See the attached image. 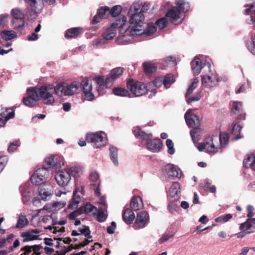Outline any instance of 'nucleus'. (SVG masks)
Masks as SVG:
<instances>
[{
	"instance_id": "28",
	"label": "nucleus",
	"mask_w": 255,
	"mask_h": 255,
	"mask_svg": "<svg viewBox=\"0 0 255 255\" xmlns=\"http://www.w3.org/2000/svg\"><path fill=\"white\" fill-rule=\"evenodd\" d=\"M84 207L85 210V214H86L96 215L98 212L97 207L90 203H87L84 205Z\"/></svg>"
},
{
	"instance_id": "9",
	"label": "nucleus",
	"mask_w": 255,
	"mask_h": 255,
	"mask_svg": "<svg viewBox=\"0 0 255 255\" xmlns=\"http://www.w3.org/2000/svg\"><path fill=\"white\" fill-rule=\"evenodd\" d=\"M45 163L49 168L56 170L63 165V160L60 156L51 155L45 159Z\"/></svg>"
},
{
	"instance_id": "41",
	"label": "nucleus",
	"mask_w": 255,
	"mask_h": 255,
	"mask_svg": "<svg viewBox=\"0 0 255 255\" xmlns=\"http://www.w3.org/2000/svg\"><path fill=\"white\" fill-rule=\"evenodd\" d=\"M38 175L34 172L30 177V181L32 184L35 185H40L42 184L44 180L41 177L38 176Z\"/></svg>"
},
{
	"instance_id": "27",
	"label": "nucleus",
	"mask_w": 255,
	"mask_h": 255,
	"mask_svg": "<svg viewBox=\"0 0 255 255\" xmlns=\"http://www.w3.org/2000/svg\"><path fill=\"white\" fill-rule=\"evenodd\" d=\"M1 38L5 40H9L16 37V33L12 30H3L0 33Z\"/></svg>"
},
{
	"instance_id": "33",
	"label": "nucleus",
	"mask_w": 255,
	"mask_h": 255,
	"mask_svg": "<svg viewBox=\"0 0 255 255\" xmlns=\"http://www.w3.org/2000/svg\"><path fill=\"white\" fill-rule=\"evenodd\" d=\"M12 19H24V14L23 11L19 8H14L11 11Z\"/></svg>"
},
{
	"instance_id": "63",
	"label": "nucleus",
	"mask_w": 255,
	"mask_h": 255,
	"mask_svg": "<svg viewBox=\"0 0 255 255\" xmlns=\"http://www.w3.org/2000/svg\"><path fill=\"white\" fill-rule=\"evenodd\" d=\"M253 8V5H251L250 8L246 9V14H250L252 20L255 22V10H254L253 12L251 11V9Z\"/></svg>"
},
{
	"instance_id": "3",
	"label": "nucleus",
	"mask_w": 255,
	"mask_h": 255,
	"mask_svg": "<svg viewBox=\"0 0 255 255\" xmlns=\"http://www.w3.org/2000/svg\"><path fill=\"white\" fill-rule=\"evenodd\" d=\"M79 82H73L70 84L66 83H58L54 89L55 93L59 96H71L79 89Z\"/></svg>"
},
{
	"instance_id": "64",
	"label": "nucleus",
	"mask_w": 255,
	"mask_h": 255,
	"mask_svg": "<svg viewBox=\"0 0 255 255\" xmlns=\"http://www.w3.org/2000/svg\"><path fill=\"white\" fill-rule=\"evenodd\" d=\"M99 178V174L95 171H93L90 173L89 175V179L92 181H96Z\"/></svg>"
},
{
	"instance_id": "4",
	"label": "nucleus",
	"mask_w": 255,
	"mask_h": 255,
	"mask_svg": "<svg viewBox=\"0 0 255 255\" xmlns=\"http://www.w3.org/2000/svg\"><path fill=\"white\" fill-rule=\"evenodd\" d=\"M86 140L88 143L93 144L95 148L104 146L107 143V139L106 134L103 132H90L86 135Z\"/></svg>"
},
{
	"instance_id": "46",
	"label": "nucleus",
	"mask_w": 255,
	"mask_h": 255,
	"mask_svg": "<svg viewBox=\"0 0 255 255\" xmlns=\"http://www.w3.org/2000/svg\"><path fill=\"white\" fill-rule=\"evenodd\" d=\"M168 20L166 17H162L156 21V24L160 29L165 28L168 24Z\"/></svg>"
},
{
	"instance_id": "19",
	"label": "nucleus",
	"mask_w": 255,
	"mask_h": 255,
	"mask_svg": "<svg viewBox=\"0 0 255 255\" xmlns=\"http://www.w3.org/2000/svg\"><path fill=\"white\" fill-rule=\"evenodd\" d=\"M122 218L126 224H131L135 219V215L131 209L127 208L123 213Z\"/></svg>"
},
{
	"instance_id": "58",
	"label": "nucleus",
	"mask_w": 255,
	"mask_h": 255,
	"mask_svg": "<svg viewBox=\"0 0 255 255\" xmlns=\"http://www.w3.org/2000/svg\"><path fill=\"white\" fill-rule=\"evenodd\" d=\"M254 209L253 206L249 205L247 206V211L248 214L247 217L248 218V219H251L252 217L254 216Z\"/></svg>"
},
{
	"instance_id": "31",
	"label": "nucleus",
	"mask_w": 255,
	"mask_h": 255,
	"mask_svg": "<svg viewBox=\"0 0 255 255\" xmlns=\"http://www.w3.org/2000/svg\"><path fill=\"white\" fill-rule=\"evenodd\" d=\"M242 128V127L238 123H236L234 125L232 130V133L236 135L234 140H236L242 137V136L240 135V131Z\"/></svg>"
},
{
	"instance_id": "62",
	"label": "nucleus",
	"mask_w": 255,
	"mask_h": 255,
	"mask_svg": "<svg viewBox=\"0 0 255 255\" xmlns=\"http://www.w3.org/2000/svg\"><path fill=\"white\" fill-rule=\"evenodd\" d=\"M253 45L250 44L247 46L248 49L253 53L255 54V34L252 38Z\"/></svg>"
},
{
	"instance_id": "14",
	"label": "nucleus",
	"mask_w": 255,
	"mask_h": 255,
	"mask_svg": "<svg viewBox=\"0 0 255 255\" xmlns=\"http://www.w3.org/2000/svg\"><path fill=\"white\" fill-rule=\"evenodd\" d=\"M184 117L186 122L189 127L197 128L200 126L199 118L195 114H191L187 111L185 113Z\"/></svg>"
},
{
	"instance_id": "61",
	"label": "nucleus",
	"mask_w": 255,
	"mask_h": 255,
	"mask_svg": "<svg viewBox=\"0 0 255 255\" xmlns=\"http://www.w3.org/2000/svg\"><path fill=\"white\" fill-rule=\"evenodd\" d=\"M116 228V224L115 222L113 221L111 223V226H109L107 228V233L109 234H113L115 232V229Z\"/></svg>"
},
{
	"instance_id": "59",
	"label": "nucleus",
	"mask_w": 255,
	"mask_h": 255,
	"mask_svg": "<svg viewBox=\"0 0 255 255\" xmlns=\"http://www.w3.org/2000/svg\"><path fill=\"white\" fill-rule=\"evenodd\" d=\"M8 17V15H1L0 16V27H4L6 24Z\"/></svg>"
},
{
	"instance_id": "18",
	"label": "nucleus",
	"mask_w": 255,
	"mask_h": 255,
	"mask_svg": "<svg viewBox=\"0 0 255 255\" xmlns=\"http://www.w3.org/2000/svg\"><path fill=\"white\" fill-rule=\"evenodd\" d=\"M134 136L137 138L148 141L152 137L151 133H147L142 130L139 127L134 128L132 130Z\"/></svg>"
},
{
	"instance_id": "44",
	"label": "nucleus",
	"mask_w": 255,
	"mask_h": 255,
	"mask_svg": "<svg viewBox=\"0 0 255 255\" xmlns=\"http://www.w3.org/2000/svg\"><path fill=\"white\" fill-rule=\"evenodd\" d=\"M122 7L120 5L114 6L111 9H110V15L112 17H116L121 13Z\"/></svg>"
},
{
	"instance_id": "57",
	"label": "nucleus",
	"mask_w": 255,
	"mask_h": 255,
	"mask_svg": "<svg viewBox=\"0 0 255 255\" xmlns=\"http://www.w3.org/2000/svg\"><path fill=\"white\" fill-rule=\"evenodd\" d=\"M92 242V241L88 240V239H85L84 241L79 244H75L74 246V249H79L81 247H84L87 245H88L89 243Z\"/></svg>"
},
{
	"instance_id": "51",
	"label": "nucleus",
	"mask_w": 255,
	"mask_h": 255,
	"mask_svg": "<svg viewBox=\"0 0 255 255\" xmlns=\"http://www.w3.org/2000/svg\"><path fill=\"white\" fill-rule=\"evenodd\" d=\"M95 81L96 83L100 86V87H105L106 88L110 87V86H107L106 84V79L104 80V77L103 76H99L96 77L95 78Z\"/></svg>"
},
{
	"instance_id": "12",
	"label": "nucleus",
	"mask_w": 255,
	"mask_h": 255,
	"mask_svg": "<svg viewBox=\"0 0 255 255\" xmlns=\"http://www.w3.org/2000/svg\"><path fill=\"white\" fill-rule=\"evenodd\" d=\"M231 115H237V120H245V113L243 110L242 103L240 102H233L232 105Z\"/></svg>"
},
{
	"instance_id": "15",
	"label": "nucleus",
	"mask_w": 255,
	"mask_h": 255,
	"mask_svg": "<svg viewBox=\"0 0 255 255\" xmlns=\"http://www.w3.org/2000/svg\"><path fill=\"white\" fill-rule=\"evenodd\" d=\"M202 85L205 87L211 88L215 86L218 82V78L216 75H204L201 79Z\"/></svg>"
},
{
	"instance_id": "36",
	"label": "nucleus",
	"mask_w": 255,
	"mask_h": 255,
	"mask_svg": "<svg viewBox=\"0 0 255 255\" xmlns=\"http://www.w3.org/2000/svg\"><path fill=\"white\" fill-rule=\"evenodd\" d=\"M163 82L164 86L166 88H168L171 84L175 82V79L172 75L167 74L163 77Z\"/></svg>"
},
{
	"instance_id": "42",
	"label": "nucleus",
	"mask_w": 255,
	"mask_h": 255,
	"mask_svg": "<svg viewBox=\"0 0 255 255\" xmlns=\"http://www.w3.org/2000/svg\"><path fill=\"white\" fill-rule=\"evenodd\" d=\"M28 224V221L25 216H19L17 220L15 228H22Z\"/></svg>"
},
{
	"instance_id": "17",
	"label": "nucleus",
	"mask_w": 255,
	"mask_h": 255,
	"mask_svg": "<svg viewBox=\"0 0 255 255\" xmlns=\"http://www.w3.org/2000/svg\"><path fill=\"white\" fill-rule=\"evenodd\" d=\"M84 32V29L81 27H73L67 29L65 33L66 39L75 38Z\"/></svg>"
},
{
	"instance_id": "21",
	"label": "nucleus",
	"mask_w": 255,
	"mask_h": 255,
	"mask_svg": "<svg viewBox=\"0 0 255 255\" xmlns=\"http://www.w3.org/2000/svg\"><path fill=\"white\" fill-rule=\"evenodd\" d=\"M166 171L168 177H179L181 170L177 166L173 165H168L166 166Z\"/></svg>"
},
{
	"instance_id": "23",
	"label": "nucleus",
	"mask_w": 255,
	"mask_h": 255,
	"mask_svg": "<svg viewBox=\"0 0 255 255\" xmlns=\"http://www.w3.org/2000/svg\"><path fill=\"white\" fill-rule=\"evenodd\" d=\"M130 207L134 211H137L141 209L142 207V202L140 197H133L130 201Z\"/></svg>"
},
{
	"instance_id": "53",
	"label": "nucleus",
	"mask_w": 255,
	"mask_h": 255,
	"mask_svg": "<svg viewBox=\"0 0 255 255\" xmlns=\"http://www.w3.org/2000/svg\"><path fill=\"white\" fill-rule=\"evenodd\" d=\"M19 144L18 141H15L14 142H11L8 146L7 148V151L9 153H11L15 151L16 148L19 146Z\"/></svg>"
},
{
	"instance_id": "38",
	"label": "nucleus",
	"mask_w": 255,
	"mask_h": 255,
	"mask_svg": "<svg viewBox=\"0 0 255 255\" xmlns=\"http://www.w3.org/2000/svg\"><path fill=\"white\" fill-rule=\"evenodd\" d=\"M15 116V112L14 110L12 111L9 112V113L6 115L5 118L0 117V127H4L7 121L10 119H13Z\"/></svg>"
},
{
	"instance_id": "54",
	"label": "nucleus",
	"mask_w": 255,
	"mask_h": 255,
	"mask_svg": "<svg viewBox=\"0 0 255 255\" xmlns=\"http://www.w3.org/2000/svg\"><path fill=\"white\" fill-rule=\"evenodd\" d=\"M163 76L157 77L153 81V84L155 86V87H160L161 86L162 84H163Z\"/></svg>"
},
{
	"instance_id": "7",
	"label": "nucleus",
	"mask_w": 255,
	"mask_h": 255,
	"mask_svg": "<svg viewBox=\"0 0 255 255\" xmlns=\"http://www.w3.org/2000/svg\"><path fill=\"white\" fill-rule=\"evenodd\" d=\"M74 170H75V168L71 167L68 170H62L56 172L55 178L57 184L62 187L67 186L71 180V175Z\"/></svg>"
},
{
	"instance_id": "40",
	"label": "nucleus",
	"mask_w": 255,
	"mask_h": 255,
	"mask_svg": "<svg viewBox=\"0 0 255 255\" xmlns=\"http://www.w3.org/2000/svg\"><path fill=\"white\" fill-rule=\"evenodd\" d=\"M20 236L22 238H25L23 240V242L39 239V236L31 235L29 232H23L21 233Z\"/></svg>"
},
{
	"instance_id": "13",
	"label": "nucleus",
	"mask_w": 255,
	"mask_h": 255,
	"mask_svg": "<svg viewBox=\"0 0 255 255\" xmlns=\"http://www.w3.org/2000/svg\"><path fill=\"white\" fill-rule=\"evenodd\" d=\"M124 68L117 67L113 69L109 76L106 79V84L108 86H111L113 82L120 77L123 73Z\"/></svg>"
},
{
	"instance_id": "39",
	"label": "nucleus",
	"mask_w": 255,
	"mask_h": 255,
	"mask_svg": "<svg viewBox=\"0 0 255 255\" xmlns=\"http://www.w3.org/2000/svg\"><path fill=\"white\" fill-rule=\"evenodd\" d=\"M127 22V18L126 16H123L122 19H118L111 25L116 29L118 27H124V26Z\"/></svg>"
},
{
	"instance_id": "49",
	"label": "nucleus",
	"mask_w": 255,
	"mask_h": 255,
	"mask_svg": "<svg viewBox=\"0 0 255 255\" xmlns=\"http://www.w3.org/2000/svg\"><path fill=\"white\" fill-rule=\"evenodd\" d=\"M39 195L41 196L42 200H47L48 197H50L52 194L51 191H46L44 189H40L39 191Z\"/></svg>"
},
{
	"instance_id": "30",
	"label": "nucleus",
	"mask_w": 255,
	"mask_h": 255,
	"mask_svg": "<svg viewBox=\"0 0 255 255\" xmlns=\"http://www.w3.org/2000/svg\"><path fill=\"white\" fill-rule=\"evenodd\" d=\"M157 30L156 26L154 24L150 23L147 24L146 27L144 29L143 35L150 36L153 34Z\"/></svg>"
},
{
	"instance_id": "22",
	"label": "nucleus",
	"mask_w": 255,
	"mask_h": 255,
	"mask_svg": "<svg viewBox=\"0 0 255 255\" xmlns=\"http://www.w3.org/2000/svg\"><path fill=\"white\" fill-rule=\"evenodd\" d=\"M192 70L194 75H198L200 74L201 69L203 68V66L199 58H195L191 62Z\"/></svg>"
},
{
	"instance_id": "32",
	"label": "nucleus",
	"mask_w": 255,
	"mask_h": 255,
	"mask_svg": "<svg viewBox=\"0 0 255 255\" xmlns=\"http://www.w3.org/2000/svg\"><path fill=\"white\" fill-rule=\"evenodd\" d=\"M48 167H42L37 169L35 172L38 175L39 177H41L45 181L48 178L49 176V172L48 170Z\"/></svg>"
},
{
	"instance_id": "37",
	"label": "nucleus",
	"mask_w": 255,
	"mask_h": 255,
	"mask_svg": "<svg viewBox=\"0 0 255 255\" xmlns=\"http://www.w3.org/2000/svg\"><path fill=\"white\" fill-rule=\"evenodd\" d=\"M133 24L134 25L131 29V32H134V34L136 35H143L144 28L143 27L142 25L140 24V23ZM132 34H134V33H132Z\"/></svg>"
},
{
	"instance_id": "20",
	"label": "nucleus",
	"mask_w": 255,
	"mask_h": 255,
	"mask_svg": "<svg viewBox=\"0 0 255 255\" xmlns=\"http://www.w3.org/2000/svg\"><path fill=\"white\" fill-rule=\"evenodd\" d=\"M117 30L111 25L107 27L102 33V37L104 39L110 40L113 39L116 35Z\"/></svg>"
},
{
	"instance_id": "48",
	"label": "nucleus",
	"mask_w": 255,
	"mask_h": 255,
	"mask_svg": "<svg viewBox=\"0 0 255 255\" xmlns=\"http://www.w3.org/2000/svg\"><path fill=\"white\" fill-rule=\"evenodd\" d=\"M232 215L231 214H227L225 216H221L218 217L215 219L216 222H226L232 218Z\"/></svg>"
},
{
	"instance_id": "24",
	"label": "nucleus",
	"mask_w": 255,
	"mask_h": 255,
	"mask_svg": "<svg viewBox=\"0 0 255 255\" xmlns=\"http://www.w3.org/2000/svg\"><path fill=\"white\" fill-rule=\"evenodd\" d=\"M206 145V149L208 153L216 152H217V148L215 147L213 142V138L212 137H208L206 138L204 141Z\"/></svg>"
},
{
	"instance_id": "1",
	"label": "nucleus",
	"mask_w": 255,
	"mask_h": 255,
	"mask_svg": "<svg viewBox=\"0 0 255 255\" xmlns=\"http://www.w3.org/2000/svg\"><path fill=\"white\" fill-rule=\"evenodd\" d=\"M44 87H29L26 90V96L23 97L22 102L28 107H33L37 105L38 101L43 99V102L46 105H51L54 103L52 96L46 92Z\"/></svg>"
},
{
	"instance_id": "60",
	"label": "nucleus",
	"mask_w": 255,
	"mask_h": 255,
	"mask_svg": "<svg viewBox=\"0 0 255 255\" xmlns=\"http://www.w3.org/2000/svg\"><path fill=\"white\" fill-rule=\"evenodd\" d=\"M30 250L31 251V249H32L34 251L33 254H35V255H40V253L38 252L39 250L41 249L42 248V246L41 245H34L29 246Z\"/></svg>"
},
{
	"instance_id": "35",
	"label": "nucleus",
	"mask_w": 255,
	"mask_h": 255,
	"mask_svg": "<svg viewBox=\"0 0 255 255\" xmlns=\"http://www.w3.org/2000/svg\"><path fill=\"white\" fill-rule=\"evenodd\" d=\"M110 151L111 159L116 165H118V149L116 147L111 146L110 148Z\"/></svg>"
},
{
	"instance_id": "52",
	"label": "nucleus",
	"mask_w": 255,
	"mask_h": 255,
	"mask_svg": "<svg viewBox=\"0 0 255 255\" xmlns=\"http://www.w3.org/2000/svg\"><path fill=\"white\" fill-rule=\"evenodd\" d=\"M8 161V157L6 156H0V173L2 172Z\"/></svg>"
},
{
	"instance_id": "25",
	"label": "nucleus",
	"mask_w": 255,
	"mask_h": 255,
	"mask_svg": "<svg viewBox=\"0 0 255 255\" xmlns=\"http://www.w3.org/2000/svg\"><path fill=\"white\" fill-rule=\"evenodd\" d=\"M143 66L145 73L148 75L155 72L157 70V67L153 63L145 62L143 63Z\"/></svg>"
},
{
	"instance_id": "55",
	"label": "nucleus",
	"mask_w": 255,
	"mask_h": 255,
	"mask_svg": "<svg viewBox=\"0 0 255 255\" xmlns=\"http://www.w3.org/2000/svg\"><path fill=\"white\" fill-rule=\"evenodd\" d=\"M97 220L99 222H103L105 221L107 216L105 215L103 211L97 212Z\"/></svg>"
},
{
	"instance_id": "43",
	"label": "nucleus",
	"mask_w": 255,
	"mask_h": 255,
	"mask_svg": "<svg viewBox=\"0 0 255 255\" xmlns=\"http://www.w3.org/2000/svg\"><path fill=\"white\" fill-rule=\"evenodd\" d=\"M82 227V228H79L78 229L79 231L87 239H91L92 236L91 235V231L89 227L86 225H83Z\"/></svg>"
},
{
	"instance_id": "10",
	"label": "nucleus",
	"mask_w": 255,
	"mask_h": 255,
	"mask_svg": "<svg viewBox=\"0 0 255 255\" xmlns=\"http://www.w3.org/2000/svg\"><path fill=\"white\" fill-rule=\"evenodd\" d=\"M110 15V8L107 6L100 7L97 10V14L94 16L92 23L97 24L103 19L107 18Z\"/></svg>"
},
{
	"instance_id": "26",
	"label": "nucleus",
	"mask_w": 255,
	"mask_h": 255,
	"mask_svg": "<svg viewBox=\"0 0 255 255\" xmlns=\"http://www.w3.org/2000/svg\"><path fill=\"white\" fill-rule=\"evenodd\" d=\"M13 28L16 30L22 32L24 29V19H12L11 21Z\"/></svg>"
},
{
	"instance_id": "5",
	"label": "nucleus",
	"mask_w": 255,
	"mask_h": 255,
	"mask_svg": "<svg viewBox=\"0 0 255 255\" xmlns=\"http://www.w3.org/2000/svg\"><path fill=\"white\" fill-rule=\"evenodd\" d=\"M127 86L131 93L136 97L143 95L148 91L145 84L133 79H130L127 81Z\"/></svg>"
},
{
	"instance_id": "56",
	"label": "nucleus",
	"mask_w": 255,
	"mask_h": 255,
	"mask_svg": "<svg viewBox=\"0 0 255 255\" xmlns=\"http://www.w3.org/2000/svg\"><path fill=\"white\" fill-rule=\"evenodd\" d=\"M12 110H14V108H2L0 110V117H2L3 118H5L6 117V115L9 113L8 112V111L11 110V111Z\"/></svg>"
},
{
	"instance_id": "47",
	"label": "nucleus",
	"mask_w": 255,
	"mask_h": 255,
	"mask_svg": "<svg viewBox=\"0 0 255 255\" xmlns=\"http://www.w3.org/2000/svg\"><path fill=\"white\" fill-rule=\"evenodd\" d=\"M252 227H253V224L250 223V219H248L245 222L240 225V230L242 231H246L250 230Z\"/></svg>"
},
{
	"instance_id": "8",
	"label": "nucleus",
	"mask_w": 255,
	"mask_h": 255,
	"mask_svg": "<svg viewBox=\"0 0 255 255\" xmlns=\"http://www.w3.org/2000/svg\"><path fill=\"white\" fill-rule=\"evenodd\" d=\"M83 91L84 94V98L88 101H92L94 99V95L92 92V86L91 82L87 78L83 79L81 83H79V89Z\"/></svg>"
},
{
	"instance_id": "16",
	"label": "nucleus",
	"mask_w": 255,
	"mask_h": 255,
	"mask_svg": "<svg viewBox=\"0 0 255 255\" xmlns=\"http://www.w3.org/2000/svg\"><path fill=\"white\" fill-rule=\"evenodd\" d=\"M147 149L153 152H158L162 147V143L159 138L149 139L146 142Z\"/></svg>"
},
{
	"instance_id": "11",
	"label": "nucleus",
	"mask_w": 255,
	"mask_h": 255,
	"mask_svg": "<svg viewBox=\"0 0 255 255\" xmlns=\"http://www.w3.org/2000/svg\"><path fill=\"white\" fill-rule=\"evenodd\" d=\"M149 220L148 213L142 211L137 213L134 223L135 229L143 228Z\"/></svg>"
},
{
	"instance_id": "6",
	"label": "nucleus",
	"mask_w": 255,
	"mask_h": 255,
	"mask_svg": "<svg viewBox=\"0 0 255 255\" xmlns=\"http://www.w3.org/2000/svg\"><path fill=\"white\" fill-rule=\"evenodd\" d=\"M140 8V5L138 3H133L130 6L128 12L130 24H138L144 20V15L141 12L138 11Z\"/></svg>"
},
{
	"instance_id": "29",
	"label": "nucleus",
	"mask_w": 255,
	"mask_h": 255,
	"mask_svg": "<svg viewBox=\"0 0 255 255\" xmlns=\"http://www.w3.org/2000/svg\"><path fill=\"white\" fill-rule=\"evenodd\" d=\"M180 188V184L178 182H174L172 183L169 189V195L171 197L175 198L178 195L179 189Z\"/></svg>"
},
{
	"instance_id": "34",
	"label": "nucleus",
	"mask_w": 255,
	"mask_h": 255,
	"mask_svg": "<svg viewBox=\"0 0 255 255\" xmlns=\"http://www.w3.org/2000/svg\"><path fill=\"white\" fill-rule=\"evenodd\" d=\"M113 92L115 95L119 96L126 97L129 95V91L123 88H115L113 90Z\"/></svg>"
},
{
	"instance_id": "2",
	"label": "nucleus",
	"mask_w": 255,
	"mask_h": 255,
	"mask_svg": "<svg viewBox=\"0 0 255 255\" xmlns=\"http://www.w3.org/2000/svg\"><path fill=\"white\" fill-rule=\"evenodd\" d=\"M175 4L177 6H173L165 14V16L172 23L176 22L181 18L182 13L186 12L190 8L189 3L185 0H176Z\"/></svg>"
},
{
	"instance_id": "45",
	"label": "nucleus",
	"mask_w": 255,
	"mask_h": 255,
	"mask_svg": "<svg viewBox=\"0 0 255 255\" xmlns=\"http://www.w3.org/2000/svg\"><path fill=\"white\" fill-rule=\"evenodd\" d=\"M219 139L221 144L222 145H226L228 143L229 136L228 134L226 132H221L219 136Z\"/></svg>"
},
{
	"instance_id": "50",
	"label": "nucleus",
	"mask_w": 255,
	"mask_h": 255,
	"mask_svg": "<svg viewBox=\"0 0 255 255\" xmlns=\"http://www.w3.org/2000/svg\"><path fill=\"white\" fill-rule=\"evenodd\" d=\"M166 144L168 147V153L169 154H173L175 152V149L173 147V143L172 140L167 139L166 141Z\"/></svg>"
}]
</instances>
